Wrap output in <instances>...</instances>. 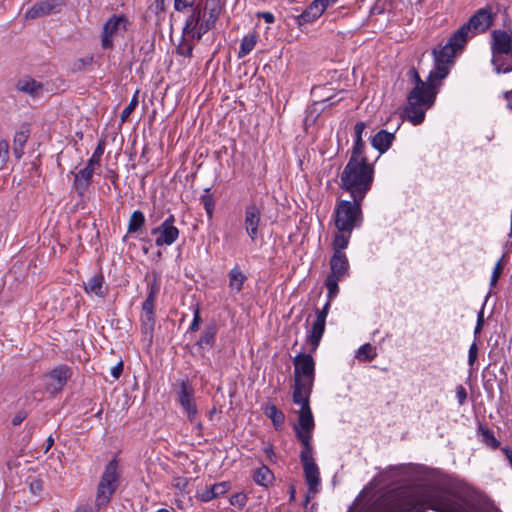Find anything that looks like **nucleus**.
Here are the masks:
<instances>
[{"label":"nucleus","mask_w":512,"mask_h":512,"mask_svg":"<svg viewBox=\"0 0 512 512\" xmlns=\"http://www.w3.org/2000/svg\"><path fill=\"white\" fill-rule=\"evenodd\" d=\"M330 269L329 276L344 279L349 274V261L346 254H333L330 259Z\"/></svg>","instance_id":"nucleus-19"},{"label":"nucleus","mask_w":512,"mask_h":512,"mask_svg":"<svg viewBox=\"0 0 512 512\" xmlns=\"http://www.w3.org/2000/svg\"><path fill=\"white\" fill-rule=\"evenodd\" d=\"M177 400L191 423H195L198 409L194 397V388L189 381L181 380L177 391Z\"/></svg>","instance_id":"nucleus-12"},{"label":"nucleus","mask_w":512,"mask_h":512,"mask_svg":"<svg viewBox=\"0 0 512 512\" xmlns=\"http://www.w3.org/2000/svg\"><path fill=\"white\" fill-rule=\"evenodd\" d=\"M264 413L268 418L272 420V423L276 428L280 427L284 423V413L278 410L275 405H267L264 410Z\"/></svg>","instance_id":"nucleus-35"},{"label":"nucleus","mask_w":512,"mask_h":512,"mask_svg":"<svg viewBox=\"0 0 512 512\" xmlns=\"http://www.w3.org/2000/svg\"><path fill=\"white\" fill-rule=\"evenodd\" d=\"M245 280L246 276L238 267H234L229 272V288L231 289V291L239 293L243 288Z\"/></svg>","instance_id":"nucleus-32"},{"label":"nucleus","mask_w":512,"mask_h":512,"mask_svg":"<svg viewBox=\"0 0 512 512\" xmlns=\"http://www.w3.org/2000/svg\"><path fill=\"white\" fill-rule=\"evenodd\" d=\"M491 53L512 56V32L494 30L491 33Z\"/></svg>","instance_id":"nucleus-18"},{"label":"nucleus","mask_w":512,"mask_h":512,"mask_svg":"<svg viewBox=\"0 0 512 512\" xmlns=\"http://www.w3.org/2000/svg\"><path fill=\"white\" fill-rule=\"evenodd\" d=\"M72 375L71 369L66 365H59L47 373L43 378V385L50 394L63 389Z\"/></svg>","instance_id":"nucleus-14"},{"label":"nucleus","mask_w":512,"mask_h":512,"mask_svg":"<svg viewBox=\"0 0 512 512\" xmlns=\"http://www.w3.org/2000/svg\"><path fill=\"white\" fill-rule=\"evenodd\" d=\"M501 451L505 455L506 459L508 460L511 468H512V449L508 446L501 447Z\"/></svg>","instance_id":"nucleus-63"},{"label":"nucleus","mask_w":512,"mask_h":512,"mask_svg":"<svg viewBox=\"0 0 512 512\" xmlns=\"http://www.w3.org/2000/svg\"><path fill=\"white\" fill-rule=\"evenodd\" d=\"M374 179V167L370 163L349 160L341 175L339 187L353 200L363 201L370 191Z\"/></svg>","instance_id":"nucleus-3"},{"label":"nucleus","mask_w":512,"mask_h":512,"mask_svg":"<svg viewBox=\"0 0 512 512\" xmlns=\"http://www.w3.org/2000/svg\"><path fill=\"white\" fill-rule=\"evenodd\" d=\"M175 221V216L170 214L159 226L151 230L157 247L171 246L178 240L180 231L175 226Z\"/></svg>","instance_id":"nucleus-10"},{"label":"nucleus","mask_w":512,"mask_h":512,"mask_svg":"<svg viewBox=\"0 0 512 512\" xmlns=\"http://www.w3.org/2000/svg\"><path fill=\"white\" fill-rule=\"evenodd\" d=\"M64 2L62 0H45L34 5V16H46L57 13L61 10Z\"/></svg>","instance_id":"nucleus-23"},{"label":"nucleus","mask_w":512,"mask_h":512,"mask_svg":"<svg viewBox=\"0 0 512 512\" xmlns=\"http://www.w3.org/2000/svg\"><path fill=\"white\" fill-rule=\"evenodd\" d=\"M364 142H354L351 156L349 160H355L360 163H368L366 156L364 155Z\"/></svg>","instance_id":"nucleus-38"},{"label":"nucleus","mask_w":512,"mask_h":512,"mask_svg":"<svg viewBox=\"0 0 512 512\" xmlns=\"http://www.w3.org/2000/svg\"><path fill=\"white\" fill-rule=\"evenodd\" d=\"M215 498V494H213L212 487H205L203 491L199 493V499L202 502H209Z\"/></svg>","instance_id":"nucleus-52"},{"label":"nucleus","mask_w":512,"mask_h":512,"mask_svg":"<svg viewBox=\"0 0 512 512\" xmlns=\"http://www.w3.org/2000/svg\"><path fill=\"white\" fill-rule=\"evenodd\" d=\"M351 233L352 232L338 230L332 242L333 254H345L343 250L348 246Z\"/></svg>","instance_id":"nucleus-31"},{"label":"nucleus","mask_w":512,"mask_h":512,"mask_svg":"<svg viewBox=\"0 0 512 512\" xmlns=\"http://www.w3.org/2000/svg\"><path fill=\"white\" fill-rule=\"evenodd\" d=\"M257 17L262 18L268 24H272L275 22V17L273 15V13L268 12V11L258 12Z\"/></svg>","instance_id":"nucleus-59"},{"label":"nucleus","mask_w":512,"mask_h":512,"mask_svg":"<svg viewBox=\"0 0 512 512\" xmlns=\"http://www.w3.org/2000/svg\"><path fill=\"white\" fill-rule=\"evenodd\" d=\"M341 280L342 279H336L335 277H332V276H329V275L327 276V278L325 280V286L327 288L328 299L332 300L334 297H336V295L339 292L338 283Z\"/></svg>","instance_id":"nucleus-40"},{"label":"nucleus","mask_w":512,"mask_h":512,"mask_svg":"<svg viewBox=\"0 0 512 512\" xmlns=\"http://www.w3.org/2000/svg\"><path fill=\"white\" fill-rule=\"evenodd\" d=\"M211 487H212L213 494H215V498H216L220 495L225 494L229 490L230 484L228 482H221V483L214 484Z\"/></svg>","instance_id":"nucleus-50"},{"label":"nucleus","mask_w":512,"mask_h":512,"mask_svg":"<svg viewBox=\"0 0 512 512\" xmlns=\"http://www.w3.org/2000/svg\"><path fill=\"white\" fill-rule=\"evenodd\" d=\"M118 465L115 460L110 461L102 474L101 480L98 485L97 495H96V505L104 506L106 505L117 488V480H118Z\"/></svg>","instance_id":"nucleus-8"},{"label":"nucleus","mask_w":512,"mask_h":512,"mask_svg":"<svg viewBox=\"0 0 512 512\" xmlns=\"http://www.w3.org/2000/svg\"><path fill=\"white\" fill-rule=\"evenodd\" d=\"M209 188L205 189L204 194L201 196L200 200L201 203L204 206V209L207 213L208 218H212L214 208H215V201L212 195L209 194Z\"/></svg>","instance_id":"nucleus-39"},{"label":"nucleus","mask_w":512,"mask_h":512,"mask_svg":"<svg viewBox=\"0 0 512 512\" xmlns=\"http://www.w3.org/2000/svg\"><path fill=\"white\" fill-rule=\"evenodd\" d=\"M202 319L200 316V311L198 308L195 309L192 323L190 324L189 330L192 332H195L199 329V325L201 323Z\"/></svg>","instance_id":"nucleus-54"},{"label":"nucleus","mask_w":512,"mask_h":512,"mask_svg":"<svg viewBox=\"0 0 512 512\" xmlns=\"http://www.w3.org/2000/svg\"><path fill=\"white\" fill-rule=\"evenodd\" d=\"M253 479L257 484L266 486L272 481L273 475L267 466H262L255 471Z\"/></svg>","instance_id":"nucleus-36"},{"label":"nucleus","mask_w":512,"mask_h":512,"mask_svg":"<svg viewBox=\"0 0 512 512\" xmlns=\"http://www.w3.org/2000/svg\"><path fill=\"white\" fill-rule=\"evenodd\" d=\"M104 278L102 275H94L88 279L85 284V291L88 294H94L100 298L105 296V290L103 289Z\"/></svg>","instance_id":"nucleus-29"},{"label":"nucleus","mask_w":512,"mask_h":512,"mask_svg":"<svg viewBox=\"0 0 512 512\" xmlns=\"http://www.w3.org/2000/svg\"><path fill=\"white\" fill-rule=\"evenodd\" d=\"M123 372V362H118L115 366L110 369V373L114 379H118Z\"/></svg>","instance_id":"nucleus-58"},{"label":"nucleus","mask_w":512,"mask_h":512,"mask_svg":"<svg viewBox=\"0 0 512 512\" xmlns=\"http://www.w3.org/2000/svg\"><path fill=\"white\" fill-rule=\"evenodd\" d=\"M156 293L152 288L142 305V313H154V303H155Z\"/></svg>","instance_id":"nucleus-43"},{"label":"nucleus","mask_w":512,"mask_h":512,"mask_svg":"<svg viewBox=\"0 0 512 512\" xmlns=\"http://www.w3.org/2000/svg\"><path fill=\"white\" fill-rule=\"evenodd\" d=\"M193 47H194V45L191 42H189V41L184 39L177 46L176 52L179 55H181V56L191 57L192 56Z\"/></svg>","instance_id":"nucleus-44"},{"label":"nucleus","mask_w":512,"mask_h":512,"mask_svg":"<svg viewBox=\"0 0 512 512\" xmlns=\"http://www.w3.org/2000/svg\"><path fill=\"white\" fill-rule=\"evenodd\" d=\"M434 62L435 67L429 73L428 82L421 80L415 68L409 70L410 78L415 85L408 94V103L404 109V116L413 125H419L424 121L426 111L433 106L435 101L436 90L434 81L444 79L448 75L450 65L452 64L444 60H434Z\"/></svg>","instance_id":"nucleus-2"},{"label":"nucleus","mask_w":512,"mask_h":512,"mask_svg":"<svg viewBox=\"0 0 512 512\" xmlns=\"http://www.w3.org/2000/svg\"><path fill=\"white\" fill-rule=\"evenodd\" d=\"M504 255L497 261V263L495 264L494 266V269L492 271V275H491V278H490V286L491 287H494L501 274L503 273V270H504Z\"/></svg>","instance_id":"nucleus-42"},{"label":"nucleus","mask_w":512,"mask_h":512,"mask_svg":"<svg viewBox=\"0 0 512 512\" xmlns=\"http://www.w3.org/2000/svg\"><path fill=\"white\" fill-rule=\"evenodd\" d=\"M246 502L247 496L244 493H236L230 498L231 505L238 506L240 508L244 507Z\"/></svg>","instance_id":"nucleus-47"},{"label":"nucleus","mask_w":512,"mask_h":512,"mask_svg":"<svg viewBox=\"0 0 512 512\" xmlns=\"http://www.w3.org/2000/svg\"><path fill=\"white\" fill-rule=\"evenodd\" d=\"M468 512L464 499L439 488H425L410 494H388L377 499L371 512Z\"/></svg>","instance_id":"nucleus-1"},{"label":"nucleus","mask_w":512,"mask_h":512,"mask_svg":"<svg viewBox=\"0 0 512 512\" xmlns=\"http://www.w3.org/2000/svg\"><path fill=\"white\" fill-rule=\"evenodd\" d=\"M299 457L309 492L316 493L320 484V472L313 457V448L302 447Z\"/></svg>","instance_id":"nucleus-9"},{"label":"nucleus","mask_w":512,"mask_h":512,"mask_svg":"<svg viewBox=\"0 0 512 512\" xmlns=\"http://www.w3.org/2000/svg\"><path fill=\"white\" fill-rule=\"evenodd\" d=\"M330 303H331V299H328V301L326 302V304L324 305L322 310H318L317 311L316 319L322 320V321L326 322V317H327L328 312H329Z\"/></svg>","instance_id":"nucleus-57"},{"label":"nucleus","mask_w":512,"mask_h":512,"mask_svg":"<svg viewBox=\"0 0 512 512\" xmlns=\"http://www.w3.org/2000/svg\"><path fill=\"white\" fill-rule=\"evenodd\" d=\"M325 324L326 322L318 319H315L313 322L312 327L307 335V342L311 346L310 352H315L318 348L325 331Z\"/></svg>","instance_id":"nucleus-22"},{"label":"nucleus","mask_w":512,"mask_h":512,"mask_svg":"<svg viewBox=\"0 0 512 512\" xmlns=\"http://www.w3.org/2000/svg\"><path fill=\"white\" fill-rule=\"evenodd\" d=\"M260 221L261 211L257 207V205H247L245 207L244 227L247 235L250 237L252 241H255L258 236Z\"/></svg>","instance_id":"nucleus-17"},{"label":"nucleus","mask_w":512,"mask_h":512,"mask_svg":"<svg viewBox=\"0 0 512 512\" xmlns=\"http://www.w3.org/2000/svg\"><path fill=\"white\" fill-rule=\"evenodd\" d=\"M478 433L481 441L489 448L495 450L500 447V442L495 438L493 432L486 426L480 425Z\"/></svg>","instance_id":"nucleus-34"},{"label":"nucleus","mask_w":512,"mask_h":512,"mask_svg":"<svg viewBox=\"0 0 512 512\" xmlns=\"http://www.w3.org/2000/svg\"><path fill=\"white\" fill-rule=\"evenodd\" d=\"M99 165V163H92L91 158L88 160L87 165L75 175V185L78 189L87 188V186L91 182L96 167H98Z\"/></svg>","instance_id":"nucleus-20"},{"label":"nucleus","mask_w":512,"mask_h":512,"mask_svg":"<svg viewBox=\"0 0 512 512\" xmlns=\"http://www.w3.org/2000/svg\"><path fill=\"white\" fill-rule=\"evenodd\" d=\"M138 91L135 92L132 99L130 100V103L123 109L120 115L121 122H125L130 114L135 110V108L138 106L139 100H138Z\"/></svg>","instance_id":"nucleus-41"},{"label":"nucleus","mask_w":512,"mask_h":512,"mask_svg":"<svg viewBox=\"0 0 512 512\" xmlns=\"http://www.w3.org/2000/svg\"><path fill=\"white\" fill-rule=\"evenodd\" d=\"M494 15L490 7L477 10L457 31L468 42L477 34L486 32L493 24Z\"/></svg>","instance_id":"nucleus-7"},{"label":"nucleus","mask_w":512,"mask_h":512,"mask_svg":"<svg viewBox=\"0 0 512 512\" xmlns=\"http://www.w3.org/2000/svg\"><path fill=\"white\" fill-rule=\"evenodd\" d=\"M54 444V438L50 435L49 437H47V439L45 440V443L44 445L42 446V449H41V452L43 454H46L50 449L51 447L53 446Z\"/></svg>","instance_id":"nucleus-62"},{"label":"nucleus","mask_w":512,"mask_h":512,"mask_svg":"<svg viewBox=\"0 0 512 512\" xmlns=\"http://www.w3.org/2000/svg\"><path fill=\"white\" fill-rule=\"evenodd\" d=\"M195 0H174V9L178 12H184L187 8L194 6Z\"/></svg>","instance_id":"nucleus-49"},{"label":"nucleus","mask_w":512,"mask_h":512,"mask_svg":"<svg viewBox=\"0 0 512 512\" xmlns=\"http://www.w3.org/2000/svg\"><path fill=\"white\" fill-rule=\"evenodd\" d=\"M377 356L375 348L369 344H363L356 353V358L360 361H371Z\"/></svg>","instance_id":"nucleus-37"},{"label":"nucleus","mask_w":512,"mask_h":512,"mask_svg":"<svg viewBox=\"0 0 512 512\" xmlns=\"http://www.w3.org/2000/svg\"><path fill=\"white\" fill-rule=\"evenodd\" d=\"M145 224V216L142 211L135 210L128 221L127 232L128 233H138L142 230Z\"/></svg>","instance_id":"nucleus-33"},{"label":"nucleus","mask_w":512,"mask_h":512,"mask_svg":"<svg viewBox=\"0 0 512 512\" xmlns=\"http://www.w3.org/2000/svg\"><path fill=\"white\" fill-rule=\"evenodd\" d=\"M258 41V35L255 32H251L245 35L242 40L238 51V58H244L248 55L256 46Z\"/></svg>","instance_id":"nucleus-30"},{"label":"nucleus","mask_w":512,"mask_h":512,"mask_svg":"<svg viewBox=\"0 0 512 512\" xmlns=\"http://www.w3.org/2000/svg\"><path fill=\"white\" fill-rule=\"evenodd\" d=\"M310 395H293L295 404L300 405L298 425L295 426V431L298 440L301 442L302 447H312V431L315 427L314 418L309 405Z\"/></svg>","instance_id":"nucleus-5"},{"label":"nucleus","mask_w":512,"mask_h":512,"mask_svg":"<svg viewBox=\"0 0 512 512\" xmlns=\"http://www.w3.org/2000/svg\"><path fill=\"white\" fill-rule=\"evenodd\" d=\"M188 483L189 480L186 477L174 476L172 479V486L180 492H184L186 490Z\"/></svg>","instance_id":"nucleus-46"},{"label":"nucleus","mask_w":512,"mask_h":512,"mask_svg":"<svg viewBox=\"0 0 512 512\" xmlns=\"http://www.w3.org/2000/svg\"><path fill=\"white\" fill-rule=\"evenodd\" d=\"M202 22L201 10L195 9L187 18L183 28V35L198 39V32Z\"/></svg>","instance_id":"nucleus-21"},{"label":"nucleus","mask_w":512,"mask_h":512,"mask_svg":"<svg viewBox=\"0 0 512 512\" xmlns=\"http://www.w3.org/2000/svg\"><path fill=\"white\" fill-rule=\"evenodd\" d=\"M330 6H333L330 0H313L300 15L296 16V24L303 26L314 22Z\"/></svg>","instance_id":"nucleus-16"},{"label":"nucleus","mask_w":512,"mask_h":512,"mask_svg":"<svg viewBox=\"0 0 512 512\" xmlns=\"http://www.w3.org/2000/svg\"><path fill=\"white\" fill-rule=\"evenodd\" d=\"M293 395H310L314 382L315 362L310 354L300 353L294 360Z\"/></svg>","instance_id":"nucleus-4"},{"label":"nucleus","mask_w":512,"mask_h":512,"mask_svg":"<svg viewBox=\"0 0 512 512\" xmlns=\"http://www.w3.org/2000/svg\"><path fill=\"white\" fill-rule=\"evenodd\" d=\"M222 9L223 4L221 0L204 1L203 11H201L202 22L198 32V40L215 26Z\"/></svg>","instance_id":"nucleus-13"},{"label":"nucleus","mask_w":512,"mask_h":512,"mask_svg":"<svg viewBox=\"0 0 512 512\" xmlns=\"http://www.w3.org/2000/svg\"><path fill=\"white\" fill-rule=\"evenodd\" d=\"M477 355H478V346H477L476 341H474L469 347V352H468L469 366H471V367L474 366L476 359H477Z\"/></svg>","instance_id":"nucleus-51"},{"label":"nucleus","mask_w":512,"mask_h":512,"mask_svg":"<svg viewBox=\"0 0 512 512\" xmlns=\"http://www.w3.org/2000/svg\"><path fill=\"white\" fill-rule=\"evenodd\" d=\"M16 88L19 91L32 95V81L28 78L20 79L16 84Z\"/></svg>","instance_id":"nucleus-48"},{"label":"nucleus","mask_w":512,"mask_h":512,"mask_svg":"<svg viewBox=\"0 0 512 512\" xmlns=\"http://www.w3.org/2000/svg\"><path fill=\"white\" fill-rule=\"evenodd\" d=\"M394 140V134L386 130H380L371 139V145L380 153L386 152Z\"/></svg>","instance_id":"nucleus-26"},{"label":"nucleus","mask_w":512,"mask_h":512,"mask_svg":"<svg viewBox=\"0 0 512 512\" xmlns=\"http://www.w3.org/2000/svg\"><path fill=\"white\" fill-rule=\"evenodd\" d=\"M483 324H484V314H483V311H480L478 314V317H477L476 327L474 329L475 336L480 333V331L482 330Z\"/></svg>","instance_id":"nucleus-60"},{"label":"nucleus","mask_w":512,"mask_h":512,"mask_svg":"<svg viewBox=\"0 0 512 512\" xmlns=\"http://www.w3.org/2000/svg\"><path fill=\"white\" fill-rule=\"evenodd\" d=\"M362 201L341 200L338 202L335 212L334 221L337 230L352 232L356 226L357 220L361 216Z\"/></svg>","instance_id":"nucleus-6"},{"label":"nucleus","mask_w":512,"mask_h":512,"mask_svg":"<svg viewBox=\"0 0 512 512\" xmlns=\"http://www.w3.org/2000/svg\"><path fill=\"white\" fill-rule=\"evenodd\" d=\"M102 154H103V148L101 147V145H98V147L95 149L94 153L91 156L92 163L100 164V159H101Z\"/></svg>","instance_id":"nucleus-61"},{"label":"nucleus","mask_w":512,"mask_h":512,"mask_svg":"<svg viewBox=\"0 0 512 512\" xmlns=\"http://www.w3.org/2000/svg\"><path fill=\"white\" fill-rule=\"evenodd\" d=\"M24 419H25V415H23V414L19 413V414H17V415L13 418V420H12V424H13L14 426H18V425H20V424L23 422V420H24Z\"/></svg>","instance_id":"nucleus-64"},{"label":"nucleus","mask_w":512,"mask_h":512,"mask_svg":"<svg viewBox=\"0 0 512 512\" xmlns=\"http://www.w3.org/2000/svg\"><path fill=\"white\" fill-rule=\"evenodd\" d=\"M491 64L498 74L512 71V56L510 54L491 53Z\"/></svg>","instance_id":"nucleus-25"},{"label":"nucleus","mask_w":512,"mask_h":512,"mask_svg":"<svg viewBox=\"0 0 512 512\" xmlns=\"http://www.w3.org/2000/svg\"><path fill=\"white\" fill-rule=\"evenodd\" d=\"M217 328L214 324L207 325L195 346L201 350H208L213 347L216 339Z\"/></svg>","instance_id":"nucleus-27"},{"label":"nucleus","mask_w":512,"mask_h":512,"mask_svg":"<svg viewBox=\"0 0 512 512\" xmlns=\"http://www.w3.org/2000/svg\"><path fill=\"white\" fill-rule=\"evenodd\" d=\"M459 32L455 31L447 43L433 50L434 60H444L453 63V58L457 53L462 52L467 41L463 36L459 37Z\"/></svg>","instance_id":"nucleus-15"},{"label":"nucleus","mask_w":512,"mask_h":512,"mask_svg":"<svg viewBox=\"0 0 512 512\" xmlns=\"http://www.w3.org/2000/svg\"><path fill=\"white\" fill-rule=\"evenodd\" d=\"M9 158V143L7 140H0V170L4 167Z\"/></svg>","instance_id":"nucleus-45"},{"label":"nucleus","mask_w":512,"mask_h":512,"mask_svg":"<svg viewBox=\"0 0 512 512\" xmlns=\"http://www.w3.org/2000/svg\"><path fill=\"white\" fill-rule=\"evenodd\" d=\"M366 128V124L364 122H357L354 127L355 141L354 142H362V133Z\"/></svg>","instance_id":"nucleus-55"},{"label":"nucleus","mask_w":512,"mask_h":512,"mask_svg":"<svg viewBox=\"0 0 512 512\" xmlns=\"http://www.w3.org/2000/svg\"><path fill=\"white\" fill-rule=\"evenodd\" d=\"M155 327V314L154 313H142L141 316V332L143 339L149 344L153 339V332Z\"/></svg>","instance_id":"nucleus-28"},{"label":"nucleus","mask_w":512,"mask_h":512,"mask_svg":"<svg viewBox=\"0 0 512 512\" xmlns=\"http://www.w3.org/2000/svg\"><path fill=\"white\" fill-rule=\"evenodd\" d=\"M456 397L459 405H463L467 400V391L462 385L456 387Z\"/></svg>","instance_id":"nucleus-56"},{"label":"nucleus","mask_w":512,"mask_h":512,"mask_svg":"<svg viewBox=\"0 0 512 512\" xmlns=\"http://www.w3.org/2000/svg\"><path fill=\"white\" fill-rule=\"evenodd\" d=\"M386 10L385 3L381 0H377L370 9L372 15L383 14Z\"/></svg>","instance_id":"nucleus-53"},{"label":"nucleus","mask_w":512,"mask_h":512,"mask_svg":"<svg viewBox=\"0 0 512 512\" xmlns=\"http://www.w3.org/2000/svg\"><path fill=\"white\" fill-rule=\"evenodd\" d=\"M129 25V20L124 15H114L103 26L101 45L104 49L112 48L113 38L123 35Z\"/></svg>","instance_id":"nucleus-11"},{"label":"nucleus","mask_w":512,"mask_h":512,"mask_svg":"<svg viewBox=\"0 0 512 512\" xmlns=\"http://www.w3.org/2000/svg\"><path fill=\"white\" fill-rule=\"evenodd\" d=\"M31 134L30 124H24L22 128L16 132L14 137L13 153L17 159L23 155V147L26 144Z\"/></svg>","instance_id":"nucleus-24"}]
</instances>
